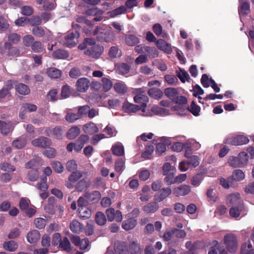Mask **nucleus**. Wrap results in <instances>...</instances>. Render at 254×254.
Wrapping results in <instances>:
<instances>
[{"instance_id":"f257e3e1","label":"nucleus","mask_w":254,"mask_h":254,"mask_svg":"<svg viewBox=\"0 0 254 254\" xmlns=\"http://www.w3.org/2000/svg\"><path fill=\"white\" fill-rule=\"evenodd\" d=\"M145 92L143 88H137L133 90V93L136 94L134 97L133 100L135 103L141 104V105L139 106L140 112L139 115L144 117L151 116L150 111L146 109L147 104L149 101L148 97L145 94H142Z\"/></svg>"},{"instance_id":"f03ea898","label":"nucleus","mask_w":254,"mask_h":254,"mask_svg":"<svg viewBox=\"0 0 254 254\" xmlns=\"http://www.w3.org/2000/svg\"><path fill=\"white\" fill-rule=\"evenodd\" d=\"M249 156L245 152H240L237 157L231 156L228 157L227 163L233 168H242L247 165Z\"/></svg>"},{"instance_id":"7ed1b4c3","label":"nucleus","mask_w":254,"mask_h":254,"mask_svg":"<svg viewBox=\"0 0 254 254\" xmlns=\"http://www.w3.org/2000/svg\"><path fill=\"white\" fill-rule=\"evenodd\" d=\"M94 35L100 42H111L116 38L115 33L111 30L97 27L94 31Z\"/></svg>"},{"instance_id":"20e7f679","label":"nucleus","mask_w":254,"mask_h":254,"mask_svg":"<svg viewBox=\"0 0 254 254\" xmlns=\"http://www.w3.org/2000/svg\"><path fill=\"white\" fill-rule=\"evenodd\" d=\"M249 142V139L243 134H230L224 141L226 144L238 146L246 144Z\"/></svg>"},{"instance_id":"39448f33","label":"nucleus","mask_w":254,"mask_h":254,"mask_svg":"<svg viewBox=\"0 0 254 254\" xmlns=\"http://www.w3.org/2000/svg\"><path fill=\"white\" fill-rule=\"evenodd\" d=\"M224 244L230 253H235L238 249L237 239L232 234H228L224 238Z\"/></svg>"},{"instance_id":"423d86ee","label":"nucleus","mask_w":254,"mask_h":254,"mask_svg":"<svg viewBox=\"0 0 254 254\" xmlns=\"http://www.w3.org/2000/svg\"><path fill=\"white\" fill-rule=\"evenodd\" d=\"M79 37V33L77 31L70 32L64 36V41L63 42V44L67 47H73L78 42V39Z\"/></svg>"},{"instance_id":"0eeeda50","label":"nucleus","mask_w":254,"mask_h":254,"mask_svg":"<svg viewBox=\"0 0 254 254\" xmlns=\"http://www.w3.org/2000/svg\"><path fill=\"white\" fill-rule=\"evenodd\" d=\"M104 48L100 45H94L93 47H88L84 51V54L91 58L98 59L102 54Z\"/></svg>"},{"instance_id":"6e6552de","label":"nucleus","mask_w":254,"mask_h":254,"mask_svg":"<svg viewBox=\"0 0 254 254\" xmlns=\"http://www.w3.org/2000/svg\"><path fill=\"white\" fill-rule=\"evenodd\" d=\"M173 102L179 105L182 106L180 111H179L178 109L180 108L179 105L174 107V108L175 110H178V114L179 115L181 116L184 115L186 114V107H184V105H186L187 103V98L184 96H178L177 95L174 98V99L173 100Z\"/></svg>"},{"instance_id":"1a4fd4ad","label":"nucleus","mask_w":254,"mask_h":254,"mask_svg":"<svg viewBox=\"0 0 254 254\" xmlns=\"http://www.w3.org/2000/svg\"><path fill=\"white\" fill-rule=\"evenodd\" d=\"M106 214L108 220L110 222L115 220L118 222H120L122 220V214L120 210L115 211L114 208H110L106 210Z\"/></svg>"},{"instance_id":"9d476101","label":"nucleus","mask_w":254,"mask_h":254,"mask_svg":"<svg viewBox=\"0 0 254 254\" xmlns=\"http://www.w3.org/2000/svg\"><path fill=\"white\" fill-rule=\"evenodd\" d=\"M227 203L232 206L243 205L240 193L235 192L229 195L227 198Z\"/></svg>"},{"instance_id":"9b49d317","label":"nucleus","mask_w":254,"mask_h":254,"mask_svg":"<svg viewBox=\"0 0 254 254\" xmlns=\"http://www.w3.org/2000/svg\"><path fill=\"white\" fill-rule=\"evenodd\" d=\"M71 241L76 246L79 247L81 250H89V241L87 239H82V240L78 236H73L71 238Z\"/></svg>"},{"instance_id":"f8f14e48","label":"nucleus","mask_w":254,"mask_h":254,"mask_svg":"<svg viewBox=\"0 0 254 254\" xmlns=\"http://www.w3.org/2000/svg\"><path fill=\"white\" fill-rule=\"evenodd\" d=\"M37 107L36 105L31 103L23 104L20 108V111L19 113V117L21 119H25V116L27 112H32L36 111Z\"/></svg>"},{"instance_id":"ddd939ff","label":"nucleus","mask_w":254,"mask_h":254,"mask_svg":"<svg viewBox=\"0 0 254 254\" xmlns=\"http://www.w3.org/2000/svg\"><path fill=\"white\" fill-rule=\"evenodd\" d=\"M229 213L231 217L238 218L243 217L246 214L244 205L232 206L230 209Z\"/></svg>"},{"instance_id":"4468645a","label":"nucleus","mask_w":254,"mask_h":254,"mask_svg":"<svg viewBox=\"0 0 254 254\" xmlns=\"http://www.w3.org/2000/svg\"><path fill=\"white\" fill-rule=\"evenodd\" d=\"M114 250L116 254H129L127 244L125 242H115Z\"/></svg>"},{"instance_id":"2eb2a0df","label":"nucleus","mask_w":254,"mask_h":254,"mask_svg":"<svg viewBox=\"0 0 254 254\" xmlns=\"http://www.w3.org/2000/svg\"><path fill=\"white\" fill-rule=\"evenodd\" d=\"M89 85V80L87 78L82 77L77 80L75 85L79 92H85L88 89Z\"/></svg>"},{"instance_id":"dca6fc26","label":"nucleus","mask_w":254,"mask_h":254,"mask_svg":"<svg viewBox=\"0 0 254 254\" xmlns=\"http://www.w3.org/2000/svg\"><path fill=\"white\" fill-rule=\"evenodd\" d=\"M157 47L160 50L163 51L167 54H170L172 52L171 44L168 43L164 40L160 39L156 41Z\"/></svg>"},{"instance_id":"f3484780","label":"nucleus","mask_w":254,"mask_h":254,"mask_svg":"<svg viewBox=\"0 0 254 254\" xmlns=\"http://www.w3.org/2000/svg\"><path fill=\"white\" fill-rule=\"evenodd\" d=\"M82 176V174L80 171H76L72 173L68 178L65 183L66 186L69 189H72L74 187V184Z\"/></svg>"},{"instance_id":"a211bd4d","label":"nucleus","mask_w":254,"mask_h":254,"mask_svg":"<svg viewBox=\"0 0 254 254\" xmlns=\"http://www.w3.org/2000/svg\"><path fill=\"white\" fill-rule=\"evenodd\" d=\"M17 124V122L12 123L11 122L5 123L0 121V132L4 135H6L12 131L14 126Z\"/></svg>"},{"instance_id":"6ab92c4d","label":"nucleus","mask_w":254,"mask_h":254,"mask_svg":"<svg viewBox=\"0 0 254 254\" xmlns=\"http://www.w3.org/2000/svg\"><path fill=\"white\" fill-rule=\"evenodd\" d=\"M190 191V187L186 185H181L173 189V193L176 196H184Z\"/></svg>"},{"instance_id":"aec40b11","label":"nucleus","mask_w":254,"mask_h":254,"mask_svg":"<svg viewBox=\"0 0 254 254\" xmlns=\"http://www.w3.org/2000/svg\"><path fill=\"white\" fill-rule=\"evenodd\" d=\"M51 141L47 137H40L32 141V144L33 146L40 147H46L51 145Z\"/></svg>"},{"instance_id":"412c9836","label":"nucleus","mask_w":254,"mask_h":254,"mask_svg":"<svg viewBox=\"0 0 254 254\" xmlns=\"http://www.w3.org/2000/svg\"><path fill=\"white\" fill-rule=\"evenodd\" d=\"M0 53L2 55L12 56L17 53V49L11 46L10 43L5 42L3 47H0Z\"/></svg>"},{"instance_id":"4be33fe9","label":"nucleus","mask_w":254,"mask_h":254,"mask_svg":"<svg viewBox=\"0 0 254 254\" xmlns=\"http://www.w3.org/2000/svg\"><path fill=\"white\" fill-rule=\"evenodd\" d=\"M103 11L97 7H93L90 8L86 11L85 14L88 16H96L94 18V20L95 21H101L102 19V15L103 14Z\"/></svg>"},{"instance_id":"5701e85b","label":"nucleus","mask_w":254,"mask_h":254,"mask_svg":"<svg viewBox=\"0 0 254 254\" xmlns=\"http://www.w3.org/2000/svg\"><path fill=\"white\" fill-rule=\"evenodd\" d=\"M41 235L38 231L33 230L28 233L27 240L30 244H35L39 241Z\"/></svg>"},{"instance_id":"b1692460","label":"nucleus","mask_w":254,"mask_h":254,"mask_svg":"<svg viewBox=\"0 0 254 254\" xmlns=\"http://www.w3.org/2000/svg\"><path fill=\"white\" fill-rule=\"evenodd\" d=\"M123 110L127 113H133L138 111H140L139 106L130 103L128 102H125L123 104Z\"/></svg>"},{"instance_id":"393cba45","label":"nucleus","mask_w":254,"mask_h":254,"mask_svg":"<svg viewBox=\"0 0 254 254\" xmlns=\"http://www.w3.org/2000/svg\"><path fill=\"white\" fill-rule=\"evenodd\" d=\"M83 131L88 134H92L99 131V129L95 124L90 122L84 125L83 127Z\"/></svg>"},{"instance_id":"a878e982","label":"nucleus","mask_w":254,"mask_h":254,"mask_svg":"<svg viewBox=\"0 0 254 254\" xmlns=\"http://www.w3.org/2000/svg\"><path fill=\"white\" fill-rule=\"evenodd\" d=\"M113 154L115 155L121 156L124 154V147L120 142H117L112 147Z\"/></svg>"},{"instance_id":"bb28decb","label":"nucleus","mask_w":254,"mask_h":254,"mask_svg":"<svg viewBox=\"0 0 254 254\" xmlns=\"http://www.w3.org/2000/svg\"><path fill=\"white\" fill-rule=\"evenodd\" d=\"M130 68V66L126 63H121L117 64L115 65V69L117 72L121 74H126L127 73Z\"/></svg>"},{"instance_id":"cd10ccee","label":"nucleus","mask_w":254,"mask_h":254,"mask_svg":"<svg viewBox=\"0 0 254 254\" xmlns=\"http://www.w3.org/2000/svg\"><path fill=\"white\" fill-rule=\"evenodd\" d=\"M151 113L156 115L166 116L170 114L169 111L166 109L160 107L158 106H153L151 109Z\"/></svg>"},{"instance_id":"c85d7f7f","label":"nucleus","mask_w":254,"mask_h":254,"mask_svg":"<svg viewBox=\"0 0 254 254\" xmlns=\"http://www.w3.org/2000/svg\"><path fill=\"white\" fill-rule=\"evenodd\" d=\"M86 197L89 201L93 203L96 202L99 200L101 195L98 191H94L92 192H86L85 194Z\"/></svg>"},{"instance_id":"c756f323","label":"nucleus","mask_w":254,"mask_h":254,"mask_svg":"<svg viewBox=\"0 0 254 254\" xmlns=\"http://www.w3.org/2000/svg\"><path fill=\"white\" fill-rule=\"evenodd\" d=\"M136 225V220L134 218H129L123 221L122 228L125 230H129L133 229Z\"/></svg>"},{"instance_id":"7c9ffc66","label":"nucleus","mask_w":254,"mask_h":254,"mask_svg":"<svg viewBox=\"0 0 254 254\" xmlns=\"http://www.w3.org/2000/svg\"><path fill=\"white\" fill-rule=\"evenodd\" d=\"M241 254H254V249L250 241L243 244L241 247Z\"/></svg>"},{"instance_id":"2f4dec72","label":"nucleus","mask_w":254,"mask_h":254,"mask_svg":"<svg viewBox=\"0 0 254 254\" xmlns=\"http://www.w3.org/2000/svg\"><path fill=\"white\" fill-rule=\"evenodd\" d=\"M46 73L48 76L51 78H59L62 75V71L55 67L48 68Z\"/></svg>"},{"instance_id":"473e14b6","label":"nucleus","mask_w":254,"mask_h":254,"mask_svg":"<svg viewBox=\"0 0 254 254\" xmlns=\"http://www.w3.org/2000/svg\"><path fill=\"white\" fill-rule=\"evenodd\" d=\"M129 248L130 254H142V250L137 241L130 242L129 245Z\"/></svg>"},{"instance_id":"72a5a7b5","label":"nucleus","mask_w":254,"mask_h":254,"mask_svg":"<svg viewBox=\"0 0 254 254\" xmlns=\"http://www.w3.org/2000/svg\"><path fill=\"white\" fill-rule=\"evenodd\" d=\"M114 88L115 91L120 94H124L127 92V87L125 83L122 81H119L115 83Z\"/></svg>"},{"instance_id":"f704fd0d","label":"nucleus","mask_w":254,"mask_h":254,"mask_svg":"<svg viewBox=\"0 0 254 254\" xmlns=\"http://www.w3.org/2000/svg\"><path fill=\"white\" fill-rule=\"evenodd\" d=\"M158 205L156 202H151L145 205L143 210L146 213H154L158 210Z\"/></svg>"},{"instance_id":"c9c22d12","label":"nucleus","mask_w":254,"mask_h":254,"mask_svg":"<svg viewBox=\"0 0 254 254\" xmlns=\"http://www.w3.org/2000/svg\"><path fill=\"white\" fill-rule=\"evenodd\" d=\"M148 95L157 100L160 99L163 96L162 91L158 88H152L148 91Z\"/></svg>"},{"instance_id":"e433bc0d","label":"nucleus","mask_w":254,"mask_h":254,"mask_svg":"<svg viewBox=\"0 0 254 254\" xmlns=\"http://www.w3.org/2000/svg\"><path fill=\"white\" fill-rule=\"evenodd\" d=\"M12 146L18 149H20L24 147L26 144V139L23 136L18 137L12 142Z\"/></svg>"},{"instance_id":"4c0bfd02","label":"nucleus","mask_w":254,"mask_h":254,"mask_svg":"<svg viewBox=\"0 0 254 254\" xmlns=\"http://www.w3.org/2000/svg\"><path fill=\"white\" fill-rule=\"evenodd\" d=\"M80 128L77 126L71 127L67 133V137L68 139H72L76 137L80 133Z\"/></svg>"},{"instance_id":"58836bf2","label":"nucleus","mask_w":254,"mask_h":254,"mask_svg":"<svg viewBox=\"0 0 254 254\" xmlns=\"http://www.w3.org/2000/svg\"><path fill=\"white\" fill-rule=\"evenodd\" d=\"M70 229L73 233H79L82 230V226L80 222L74 220L70 223Z\"/></svg>"},{"instance_id":"ea45409f","label":"nucleus","mask_w":254,"mask_h":254,"mask_svg":"<svg viewBox=\"0 0 254 254\" xmlns=\"http://www.w3.org/2000/svg\"><path fill=\"white\" fill-rule=\"evenodd\" d=\"M187 109L194 116L197 117L199 115L200 108L194 101L192 102L190 106L186 107V110Z\"/></svg>"},{"instance_id":"a19ab883","label":"nucleus","mask_w":254,"mask_h":254,"mask_svg":"<svg viewBox=\"0 0 254 254\" xmlns=\"http://www.w3.org/2000/svg\"><path fill=\"white\" fill-rule=\"evenodd\" d=\"M15 88L17 92L21 95H27L30 91L29 87L23 83H19L17 84Z\"/></svg>"},{"instance_id":"79ce46f5","label":"nucleus","mask_w":254,"mask_h":254,"mask_svg":"<svg viewBox=\"0 0 254 254\" xmlns=\"http://www.w3.org/2000/svg\"><path fill=\"white\" fill-rule=\"evenodd\" d=\"M78 212L79 216L83 218H88L91 215V211L86 206L78 208Z\"/></svg>"},{"instance_id":"37998d69","label":"nucleus","mask_w":254,"mask_h":254,"mask_svg":"<svg viewBox=\"0 0 254 254\" xmlns=\"http://www.w3.org/2000/svg\"><path fill=\"white\" fill-rule=\"evenodd\" d=\"M216 244L214 247L208 252V254H217L219 252V254H227V252L224 250L221 245L217 242H215Z\"/></svg>"},{"instance_id":"c03bdc74","label":"nucleus","mask_w":254,"mask_h":254,"mask_svg":"<svg viewBox=\"0 0 254 254\" xmlns=\"http://www.w3.org/2000/svg\"><path fill=\"white\" fill-rule=\"evenodd\" d=\"M90 185V181L87 179H82L80 180L76 186V189L81 191L84 189L88 188Z\"/></svg>"},{"instance_id":"a18cd8bd","label":"nucleus","mask_w":254,"mask_h":254,"mask_svg":"<svg viewBox=\"0 0 254 254\" xmlns=\"http://www.w3.org/2000/svg\"><path fill=\"white\" fill-rule=\"evenodd\" d=\"M145 53L150 58H155L158 56V51L155 47L146 46L145 48Z\"/></svg>"},{"instance_id":"49530a36","label":"nucleus","mask_w":254,"mask_h":254,"mask_svg":"<svg viewBox=\"0 0 254 254\" xmlns=\"http://www.w3.org/2000/svg\"><path fill=\"white\" fill-rule=\"evenodd\" d=\"M63 133V130L60 127H56L50 130V132H48V135L53 136L57 139L61 138Z\"/></svg>"},{"instance_id":"de8ad7c7","label":"nucleus","mask_w":254,"mask_h":254,"mask_svg":"<svg viewBox=\"0 0 254 254\" xmlns=\"http://www.w3.org/2000/svg\"><path fill=\"white\" fill-rule=\"evenodd\" d=\"M240 6L239 9V13L240 15H245L250 12V5L247 2L240 1Z\"/></svg>"},{"instance_id":"09e8293b","label":"nucleus","mask_w":254,"mask_h":254,"mask_svg":"<svg viewBox=\"0 0 254 254\" xmlns=\"http://www.w3.org/2000/svg\"><path fill=\"white\" fill-rule=\"evenodd\" d=\"M53 56L58 59H65L68 57V54L65 50L59 49L53 52Z\"/></svg>"},{"instance_id":"8fccbe9b","label":"nucleus","mask_w":254,"mask_h":254,"mask_svg":"<svg viewBox=\"0 0 254 254\" xmlns=\"http://www.w3.org/2000/svg\"><path fill=\"white\" fill-rule=\"evenodd\" d=\"M172 192L171 189L170 187L167 188H163L160 191V194L157 198L158 201H161L168 196Z\"/></svg>"},{"instance_id":"3c124183","label":"nucleus","mask_w":254,"mask_h":254,"mask_svg":"<svg viewBox=\"0 0 254 254\" xmlns=\"http://www.w3.org/2000/svg\"><path fill=\"white\" fill-rule=\"evenodd\" d=\"M126 10L125 6H121L116 9L108 12V14L111 17H114L118 15L124 13Z\"/></svg>"},{"instance_id":"603ef678","label":"nucleus","mask_w":254,"mask_h":254,"mask_svg":"<svg viewBox=\"0 0 254 254\" xmlns=\"http://www.w3.org/2000/svg\"><path fill=\"white\" fill-rule=\"evenodd\" d=\"M125 161L121 159H118L115 163V170L117 172L121 174L125 168Z\"/></svg>"},{"instance_id":"864d4df0","label":"nucleus","mask_w":254,"mask_h":254,"mask_svg":"<svg viewBox=\"0 0 254 254\" xmlns=\"http://www.w3.org/2000/svg\"><path fill=\"white\" fill-rule=\"evenodd\" d=\"M177 76L179 78L180 80L184 83L190 79V76L188 72L183 69H180L176 71Z\"/></svg>"},{"instance_id":"5fc2aeb1","label":"nucleus","mask_w":254,"mask_h":254,"mask_svg":"<svg viewBox=\"0 0 254 254\" xmlns=\"http://www.w3.org/2000/svg\"><path fill=\"white\" fill-rule=\"evenodd\" d=\"M80 118L78 114H75L70 111H67L65 116V120L68 123H73Z\"/></svg>"},{"instance_id":"6e6d98bb","label":"nucleus","mask_w":254,"mask_h":254,"mask_svg":"<svg viewBox=\"0 0 254 254\" xmlns=\"http://www.w3.org/2000/svg\"><path fill=\"white\" fill-rule=\"evenodd\" d=\"M165 95L172 101L178 95L177 90L174 88H168L164 91Z\"/></svg>"},{"instance_id":"4d7b16f0","label":"nucleus","mask_w":254,"mask_h":254,"mask_svg":"<svg viewBox=\"0 0 254 254\" xmlns=\"http://www.w3.org/2000/svg\"><path fill=\"white\" fill-rule=\"evenodd\" d=\"M41 165V159L37 157L27 162L25 167L27 169H31Z\"/></svg>"},{"instance_id":"13d9d810","label":"nucleus","mask_w":254,"mask_h":254,"mask_svg":"<svg viewBox=\"0 0 254 254\" xmlns=\"http://www.w3.org/2000/svg\"><path fill=\"white\" fill-rule=\"evenodd\" d=\"M3 247L7 251L13 252L17 249L18 245L15 242L13 241H10L4 243L3 244Z\"/></svg>"},{"instance_id":"bf43d9fd","label":"nucleus","mask_w":254,"mask_h":254,"mask_svg":"<svg viewBox=\"0 0 254 254\" xmlns=\"http://www.w3.org/2000/svg\"><path fill=\"white\" fill-rule=\"evenodd\" d=\"M125 41L126 43L129 46H133L139 43L138 38L132 35L127 36Z\"/></svg>"},{"instance_id":"052dcab7","label":"nucleus","mask_w":254,"mask_h":254,"mask_svg":"<svg viewBox=\"0 0 254 254\" xmlns=\"http://www.w3.org/2000/svg\"><path fill=\"white\" fill-rule=\"evenodd\" d=\"M109 56L112 58H119L121 56V52L116 46L112 47L109 52Z\"/></svg>"},{"instance_id":"680f3d73","label":"nucleus","mask_w":254,"mask_h":254,"mask_svg":"<svg viewBox=\"0 0 254 254\" xmlns=\"http://www.w3.org/2000/svg\"><path fill=\"white\" fill-rule=\"evenodd\" d=\"M188 164L190 167L195 168L199 165L200 159L198 156L193 155L190 156V157L188 159Z\"/></svg>"},{"instance_id":"e2e57ef3","label":"nucleus","mask_w":254,"mask_h":254,"mask_svg":"<svg viewBox=\"0 0 254 254\" xmlns=\"http://www.w3.org/2000/svg\"><path fill=\"white\" fill-rule=\"evenodd\" d=\"M245 177V173L241 170H236L233 172V178L235 180L240 181L243 180Z\"/></svg>"},{"instance_id":"0e129e2a","label":"nucleus","mask_w":254,"mask_h":254,"mask_svg":"<svg viewBox=\"0 0 254 254\" xmlns=\"http://www.w3.org/2000/svg\"><path fill=\"white\" fill-rule=\"evenodd\" d=\"M96 223L99 225H103L106 222V218L105 215L101 212H98L96 215Z\"/></svg>"},{"instance_id":"69168bd1","label":"nucleus","mask_w":254,"mask_h":254,"mask_svg":"<svg viewBox=\"0 0 254 254\" xmlns=\"http://www.w3.org/2000/svg\"><path fill=\"white\" fill-rule=\"evenodd\" d=\"M59 246L65 251L69 252L71 250L70 242L66 237H64L60 243Z\"/></svg>"},{"instance_id":"338daca9","label":"nucleus","mask_w":254,"mask_h":254,"mask_svg":"<svg viewBox=\"0 0 254 254\" xmlns=\"http://www.w3.org/2000/svg\"><path fill=\"white\" fill-rule=\"evenodd\" d=\"M140 72L142 74L146 75H150L151 77H153L154 75L153 70L147 65L141 66L140 68Z\"/></svg>"},{"instance_id":"774afa93","label":"nucleus","mask_w":254,"mask_h":254,"mask_svg":"<svg viewBox=\"0 0 254 254\" xmlns=\"http://www.w3.org/2000/svg\"><path fill=\"white\" fill-rule=\"evenodd\" d=\"M103 90L107 92L110 90L113 86L112 81L108 78L103 77L102 79Z\"/></svg>"}]
</instances>
